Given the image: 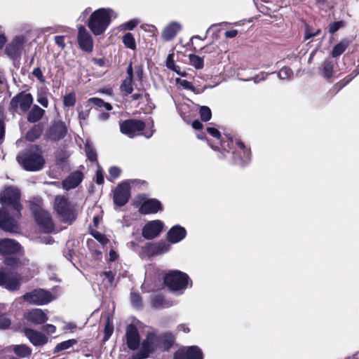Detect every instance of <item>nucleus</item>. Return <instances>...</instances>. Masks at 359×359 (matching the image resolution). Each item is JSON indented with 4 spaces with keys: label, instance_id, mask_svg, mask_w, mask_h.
I'll return each mask as SVG.
<instances>
[{
    "label": "nucleus",
    "instance_id": "1",
    "mask_svg": "<svg viewBox=\"0 0 359 359\" xmlns=\"http://www.w3.org/2000/svg\"><path fill=\"white\" fill-rule=\"evenodd\" d=\"M20 192L17 188L6 187L0 194V229L5 231L17 232L18 219L21 216Z\"/></svg>",
    "mask_w": 359,
    "mask_h": 359
},
{
    "label": "nucleus",
    "instance_id": "2",
    "mask_svg": "<svg viewBox=\"0 0 359 359\" xmlns=\"http://www.w3.org/2000/svg\"><path fill=\"white\" fill-rule=\"evenodd\" d=\"M218 158L226 160L230 164L244 167L251 161V151L240 140L230 137L221 143Z\"/></svg>",
    "mask_w": 359,
    "mask_h": 359
},
{
    "label": "nucleus",
    "instance_id": "3",
    "mask_svg": "<svg viewBox=\"0 0 359 359\" xmlns=\"http://www.w3.org/2000/svg\"><path fill=\"white\" fill-rule=\"evenodd\" d=\"M173 341V337L171 334L156 335L154 333H148L140 351L134 355V359H145L158 348L162 350H168L172 346Z\"/></svg>",
    "mask_w": 359,
    "mask_h": 359
},
{
    "label": "nucleus",
    "instance_id": "4",
    "mask_svg": "<svg viewBox=\"0 0 359 359\" xmlns=\"http://www.w3.org/2000/svg\"><path fill=\"white\" fill-rule=\"evenodd\" d=\"M117 16V13L113 9L100 8L90 14L87 25L95 36H99L107 29L112 18L115 19Z\"/></svg>",
    "mask_w": 359,
    "mask_h": 359
},
{
    "label": "nucleus",
    "instance_id": "5",
    "mask_svg": "<svg viewBox=\"0 0 359 359\" xmlns=\"http://www.w3.org/2000/svg\"><path fill=\"white\" fill-rule=\"evenodd\" d=\"M165 285L171 290L178 294H182L188 285L192 286V281L189 276L178 270L169 271L164 277Z\"/></svg>",
    "mask_w": 359,
    "mask_h": 359
},
{
    "label": "nucleus",
    "instance_id": "6",
    "mask_svg": "<svg viewBox=\"0 0 359 359\" xmlns=\"http://www.w3.org/2000/svg\"><path fill=\"white\" fill-rule=\"evenodd\" d=\"M54 208L62 222L72 223L76 218L75 205L64 196L55 197Z\"/></svg>",
    "mask_w": 359,
    "mask_h": 359
},
{
    "label": "nucleus",
    "instance_id": "7",
    "mask_svg": "<svg viewBox=\"0 0 359 359\" xmlns=\"http://www.w3.org/2000/svg\"><path fill=\"white\" fill-rule=\"evenodd\" d=\"M17 161L22 168L28 171H39L45 164L43 157L37 152L25 151L16 157Z\"/></svg>",
    "mask_w": 359,
    "mask_h": 359
},
{
    "label": "nucleus",
    "instance_id": "8",
    "mask_svg": "<svg viewBox=\"0 0 359 359\" xmlns=\"http://www.w3.org/2000/svg\"><path fill=\"white\" fill-rule=\"evenodd\" d=\"M141 181L139 180H128L120 184L114 191L113 200L114 205L118 207L125 205L130 198V184H139ZM144 182H142L144 184Z\"/></svg>",
    "mask_w": 359,
    "mask_h": 359
},
{
    "label": "nucleus",
    "instance_id": "9",
    "mask_svg": "<svg viewBox=\"0 0 359 359\" xmlns=\"http://www.w3.org/2000/svg\"><path fill=\"white\" fill-rule=\"evenodd\" d=\"M145 128V123L142 121L137 120V119H128L120 123V130L121 132L127 135L128 137L132 138L136 135H139L142 134V131ZM142 135L146 138H150L153 132L150 133H144Z\"/></svg>",
    "mask_w": 359,
    "mask_h": 359
},
{
    "label": "nucleus",
    "instance_id": "10",
    "mask_svg": "<svg viewBox=\"0 0 359 359\" xmlns=\"http://www.w3.org/2000/svg\"><path fill=\"white\" fill-rule=\"evenodd\" d=\"M22 298L29 304L42 306L50 303L53 299V296L51 292L39 288L26 292Z\"/></svg>",
    "mask_w": 359,
    "mask_h": 359
},
{
    "label": "nucleus",
    "instance_id": "11",
    "mask_svg": "<svg viewBox=\"0 0 359 359\" xmlns=\"http://www.w3.org/2000/svg\"><path fill=\"white\" fill-rule=\"evenodd\" d=\"M34 101L31 93L20 92L11 100V108L17 113H26L32 106Z\"/></svg>",
    "mask_w": 359,
    "mask_h": 359
},
{
    "label": "nucleus",
    "instance_id": "12",
    "mask_svg": "<svg viewBox=\"0 0 359 359\" xmlns=\"http://www.w3.org/2000/svg\"><path fill=\"white\" fill-rule=\"evenodd\" d=\"M25 42L26 38L25 36L18 35L15 36L6 46L5 53L13 60H19L24 50Z\"/></svg>",
    "mask_w": 359,
    "mask_h": 359
},
{
    "label": "nucleus",
    "instance_id": "13",
    "mask_svg": "<svg viewBox=\"0 0 359 359\" xmlns=\"http://www.w3.org/2000/svg\"><path fill=\"white\" fill-rule=\"evenodd\" d=\"M21 277L18 274H14L7 269L0 270V286L4 287L9 291H16L20 289Z\"/></svg>",
    "mask_w": 359,
    "mask_h": 359
},
{
    "label": "nucleus",
    "instance_id": "14",
    "mask_svg": "<svg viewBox=\"0 0 359 359\" xmlns=\"http://www.w3.org/2000/svg\"><path fill=\"white\" fill-rule=\"evenodd\" d=\"M67 133L66 124L61 121H54L46 130L44 137L47 140L59 141L63 139Z\"/></svg>",
    "mask_w": 359,
    "mask_h": 359
},
{
    "label": "nucleus",
    "instance_id": "15",
    "mask_svg": "<svg viewBox=\"0 0 359 359\" xmlns=\"http://www.w3.org/2000/svg\"><path fill=\"white\" fill-rule=\"evenodd\" d=\"M36 222L45 233H50L53 231L54 225L49 212L41 208H36L33 210Z\"/></svg>",
    "mask_w": 359,
    "mask_h": 359
},
{
    "label": "nucleus",
    "instance_id": "16",
    "mask_svg": "<svg viewBox=\"0 0 359 359\" xmlns=\"http://www.w3.org/2000/svg\"><path fill=\"white\" fill-rule=\"evenodd\" d=\"M174 359H203V353L198 346H190L176 351Z\"/></svg>",
    "mask_w": 359,
    "mask_h": 359
},
{
    "label": "nucleus",
    "instance_id": "17",
    "mask_svg": "<svg viewBox=\"0 0 359 359\" xmlns=\"http://www.w3.org/2000/svg\"><path fill=\"white\" fill-rule=\"evenodd\" d=\"M163 229V223L160 220H153L147 222L142 228V236L151 240L157 237Z\"/></svg>",
    "mask_w": 359,
    "mask_h": 359
},
{
    "label": "nucleus",
    "instance_id": "18",
    "mask_svg": "<svg viewBox=\"0 0 359 359\" xmlns=\"http://www.w3.org/2000/svg\"><path fill=\"white\" fill-rule=\"evenodd\" d=\"M77 40L82 50L87 53L92 52L93 48V37L83 25L79 27Z\"/></svg>",
    "mask_w": 359,
    "mask_h": 359
},
{
    "label": "nucleus",
    "instance_id": "19",
    "mask_svg": "<svg viewBox=\"0 0 359 359\" xmlns=\"http://www.w3.org/2000/svg\"><path fill=\"white\" fill-rule=\"evenodd\" d=\"M187 232L184 227L176 224L172 226L167 232L166 238L170 243L176 244L183 241Z\"/></svg>",
    "mask_w": 359,
    "mask_h": 359
},
{
    "label": "nucleus",
    "instance_id": "20",
    "mask_svg": "<svg viewBox=\"0 0 359 359\" xmlns=\"http://www.w3.org/2000/svg\"><path fill=\"white\" fill-rule=\"evenodd\" d=\"M21 245L15 240L4 238L0 240V253L4 255H11L20 252Z\"/></svg>",
    "mask_w": 359,
    "mask_h": 359
},
{
    "label": "nucleus",
    "instance_id": "21",
    "mask_svg": "<svg viewBox=\"0 0 359 359\" xmlns=\"http://www.w3.org/2000/svg\"><path fill=\"white\" fill-rule=\"evenodd\" d=\"M126 336L128 348L131 350H136L140 343V337L137 327L132 324L128 325Z\"/></svg>",
    "mask_w": 359,
    "mask_h": 359
},
{
    "label": "nucleus",
    "instance_id": "22",
    "mask_svg": "<svg viewBox=\"0 0 359 359\" xmlns=\"http://www.w3.org/2000/svg\"><path fill=\"white\" fill-rule=\"evenodd\" d=\"M161 210V203L156 198L144 201L140 207V212L144 215L156 213Z\"/></svg>",
    "mask_w": 359,
    "mask_h": 359
},
{
    "label": "nucleus",
    "instance_id": "23",
    "mask_svg": "<svg viewBox=\"0 0 359 359\" xmlns=\"http://www.w3.org/2000/svg\"><path fill=\"white\" fill-rule=\"evenodd\" d=\"M83 173L80 171H74L62 181V188L67 191L78 187L83 180Z\"/></svg>",
    "mask_w": 359,
    "mask_h": 359
},
{
    "label": "nucleus",
    "instance_id": "24",
    "mask_svg": "<svg viewBox=\"0 0 359 359\" xmlns=\"http://www.w3.org/2000/svg\"><path fill=\"white\" fill-rule=\"evenodd\" d=\"M25 335L34 346H42L48 341L47 337L41 332L29 328H25Z\"/></svg>",
    "mask_w": 359,
    "mask_h": 359
},
{
    "label": "nucleus",
    "instance_id": "25",
    "mask_svg": "<svg viewBox=\"0 0 359 359\" xmlns=\"http://www.w3.org/2000/svg\"><path fill=\"white\" fill-rule=\"evenodd\" d=\"M26 319L36 325H41L48 320L46 313L41 309H33L25 314Z\"/></svg>",
    "mask_w": 359,
    "mask_h": 359
},
{
    "label": "nucleus",
    "instance_id": "26",
    "mask_svg": "<svg viewBox=\"0 0 359 359\" xmlns=\"http://www.w3.org/2000/svg\"><path fill=\"white\" fill-rule=\"evenodd\" d=\"M181 29V24L176 21H172L163 29L161 36L165 41H170L176 36Z\"/></svg>",
    "mask_w": 359,
    "mask_h": 359
},
{
    "label": "nucleus",
    "instance_id": "27",
    "mask_svg": "<svg viewBox=\"0 0 359 359\" xmlns=\"http://www.w3.org/2000/svg\"><path fill=\"white\" fill-rule=\"evenodd\" d=\"M144 250L149 255H162L170 251V245L165 242L156 244L147 243Z\"/></svg>",
    "mask_w": 359,
    "mask_h": 359
},
{
    "label": "nucleus",
    "instance_id": "28",
    "mask_svg": "<svg viewBox=\"0 0 359 359\" xmlns=\"http://www.w3.org/2000/svg\"><path fill=\"white\" fill-rule=\"evenodd\" d=\"M127 74L128 77L123 80L120 87L121 92H123L126 95L131 94L133 91L134 76L132 62L129 64L127 68Z\"/></svg>",
    "mask_w": 359,
    "mask_h": 359
},
{
    "label": "nucleus",
    "instance_id": "29",
    "mask_svg": "<svg viewBox=\"0 0 359 359\" xmlns=\"http://www.w3.org/2000/svg\"><path fill=\"white\" fill-rule=\"evenodd\" d=\"M29 109L27 111V120L32 123L39 121L45 114V110L36 104L32 105Z\"/></svg>",
    "mask_w": 359,
    "mask_h": 359
},
{
    "label": "nucleus",
    "instance_id": "30",
    "mask_svg": "<svg viewBox=\"0 0 359 359\" xmlns=\"http://www.w3.org/2000/svg\"><path fill=\"white\" fill-rule=\"evenodd\" d=\"M29 260L24 257H17L15 256H7L4 260V264L13 269H18L28 264Z\"/></svg>",
    "mask_w": 359,
    "mask_h": 359
},
{
    "label": "nucleus",
    "instance_id": "31",
    "mask_svg": "<svg viewBox=\"0 0 359 359\" xmlns=\"http://www.w3.org/2000/svg\"><path fill=\"white\" fill-rule=\"evenodd\" d=\"M43 130V124L42 123H39L37 124H34L32 128H30L27 134L26 139L30 142H34L36 140L39 139L41 135Z\"/></svg>",
    "mask_w": 359,
    "mask_h": 359
},
{
    "label": "nucleus",
    "instance_id": "32",
    "mask_svg": "<svg viewBox=\"0 0 359 359\" xmlns=\"http://www.w3.org/2000/svg\"><path fill=\"white\" fill-rule=\"evenodd\" d=\"M151 302L152 307L156 309L168 308L172 306L170 302L166 301L163 296L160 294L154 295L151 299Z\"/></svg>",
    "mask_w": 359,
    "mask_h": 359
},
{
    "label": "nucleus",
    "instance_id": "33",
    "mask_svg": "<svg viewBox=\"0 0 359 359\" xmlns=\"http://www.w3.org/2000/svg\"><path fill=\"white\" fill-rule=\"evenodd\" d=\"M206 130L211 136H212L213 137L215 138V142H214V143L209 142L210 147L214 150H218L219 152L221 151V143L225 140H220L221 134L217 129L212 128V127H208L206 128Z\"/></svg>",
    "mask_w": 359,
    "mask_h": 359
},
{
    "label": "nucleus",
    "instance_id": "34",
    "mask_svg": "<svg viewBox=\"0 0 359 359\" xmlns=\"http://www.w3.org/2000/svg\"><path fill=\"white\" fill-rule=\"evenodd\" d=\"M93 105L97 108L104 107L107 110L110 111L112 109L111 105L108 102L98 97H91L87 100V107Z\"/></svg>",
    "mask_w": 359,
    "mask_h": 359
},
{
    "label": "nucleus",
    "instance_id": "35",
    "mask_svg": "<svg viewBox=\"0 0 359 359\" xmlns=\"http://www.w3.org/2000/svg\"><path fill=\"white\" fill-rule=\"evenodd\" d=\"M199 52L201 53L210 54L212 57H215L221 53L222 50L218 46L209 44L201 48Z\"/></svg>",
    "mask_w": 359,
    "mask_h": 359
},
{
    "label": "nucleus",
    "instance_id": "36",
    "mask_svg": "<svg viewBox=\"0 0 359 359\" xmlns=\"http://www.w3.org/2000/svg\"><path fill=\"white\" fill-rule=\"evenodd\" d=\"M77 343V340L74 339L64 341L57 344L53 349V353H59L62 351L67 350Z\"/></svg>",
    "mask_w": 359,
    "mask_h": 359
},
{
    "label": "nucleus",
    "instance_id": "37",
    "mask_svg": "<svg viewBox=\"0 0 359 359\" xmlns=\"http://www.w3.org/2000/svg\"><path fill=\"white\" fill-rule=\"evenodd\" d=\"M14 353L19 357L25 358L31 355V349L26 345H16L13 348Z\"/></svg>",
    "mask_w": 359,
    "mask_h": 359
},
{
    "label": "nucleus",
    "instance_id": "38",
    "mask_svg": "<svg viewBox=\"0 0 359 359\" xmlns=\"http://www.w3.org/2000/svg\"><path fill=\"white\" fill-rule=\"evenodd\" d=\"M323 74L324 77L329 79L333 76L334 65L330 60H325L323 65Z\"/></svg>",
    "mask_w": 359,
    "mask_h": 359
},
{
    "label": "nucleus",
    "instance_id": "39",
    "mask_svg": "<svg viewBox=\"0 0 359 359\" xmlns=\"http://www.w3.org/2000/svg\"><path fill=\"white\" fill-rule=\"evenodd\" d=\"M122 41L124 46L131 50L136 48V42L132 33L128 32L123 36Z\"/></svg>",
    "mask_w": 359,
    "mask_h": 359
},
{
    "label": "nucleus",
    "instance_id": "40",
    "mask_svg": "<svg viewBox=\"0 0 359 359\" xmlns=\"http://www.w3.org/2000/svg\"><path fill=\"white\" fill-rule=\"evenodd\" d=\"M101 276L103 278V281L106 287H113L116 285L114 280L115 273L111 271H104Z\"/></svg>",
    "mask_w": 359,
    "mask_h": 359
},
{
    "label": "nucleus",
    "instance_id": "41",
    "mask_svg": "<svg viewBox=\"0 0 359 359\" xmlns=\"http://www.w3.org/2000/svg\"><path fill=\"white\" fill-rule=\"evenodd\" d=\"M189 63L197 69H201L204 66V61L202 57L197 55L190 54L189 55Z\"/></svg>",
    "mask_w": 359,
    "mask_h": 359
},
{
    "label": "nucleus",
    "instance_id": "42",
    "mask_svg": "<svg viewBox=\"0 0 359 359\" xmlns=\"http://www.w3.org/2000/svg\"><path fill=\"white\" fill-rule=\"evenodd\" d=\"M85 151L88 160L92 162L97 161L96 151L89 141H86L85 144Z\"/></svg>",
    "mask_w": 359,
    "mask_h": 359
},
{
    "label": "nucleus",
    "instance_id": "43",
    "mask_svg": "<svg viewBox=\"0 0 359 359\" xmlns=\"http://www.w3.org/2000/svg\"><path fill=\"white\" fill-rule=\"evenodd\" d=\"M348 43L345 41H341L335 45L332 50V56L337 57L341 55L346 49Z\"/></svg>",
    "mask_w": 359,
    "mask_h": 359
},
{
    "label": "nucleus",
    "instance_id": "44",
    "mask_svg": "<svg viewBox=\"0 0 359 359\" xmlns=\"http://www.w3.org/2000/svg\"><path fill=\"white\" fill-rule=\"evenodd\" d=\"M176 83L184 89L190 90L197 94L201 93L199 90H196L190 81L177 78L176 79Z\"/></svg>",
    "mask_w": 359,
    "mask_h": 359
},
{
    "label": "nucleus",
    "instance_id": "45",
    "mask_svg": "<svg viewBox=\"0 0 359 359\" xmlns=\"http://www.w3.org/2000/svg\"><path fill=\"white\" fill-rule=\"evenodd\" d=\"M278 77L280 79H290L293 76V71L288 67H283L277 73Z\"/></svg>",
    "mask_w": 359,
    "mask_h": 359
},
{
    "label": "nucleus",
    "instance_id": "46",
    "mask_svg": "<svg viewBox=\"0 0 359 359\" xmlns=\"http://www.w3.org/2000/svg\"><path fill=\"white\" fill-rule=\"evenodd\" d=\"M199 114L201 118L203 121H208L212 117V112L210 109L207 106H202L200 107Z\"/></svg>",
    "mask_w": 359,
    "mask_h": 359
},
{
    "label": "nucleus",
    "instance_id": "47",
    "mask_svg": "<svg viewBox=\"0 0 359 359\" xmlns=\"http://www.w3.org/2000/svg\"><path fill=\"white\" fill-rule=\"evenodd\" d=\"M63 103L65 107H73L76 104V96L73 93H69L64 96Z\"/></svg>",
    "mask_w": 359,
    "mask_h": 359
},
{
    "label": "nucleus",
    "instance_id": "48",
    "mask_svg": "<svg viewBox=\"0 0 359 359\" xmlns=\"http://www.w3.org/2000/svg\"><path fill=\"white\" fill-rule=\"evenodd\" d=\"M140 21L137 19L130 20L121 25L122 29L125 30H133L137 25Z\"/></svg>",
    "mask_w": 359,
    "mask_h": 359
},
{
    "label": "nucleus",
    "instance_id": "49",
    "mask_svg": "<svg viewBox=\"0 0 359 359\" xmlns=\"http://www.w3.org/2000/svg\"><path fill=\"white\" fill-rule=\"evenodd\" d=\"M321 32V30L320 29H316L315 30L312 29L309 25L306 26L305 29V39H309L313 36H316Z\"/></svg>",
    "mask_w": 359,
    "mask_h": 359
},
{
    "label": "nucleus",
    "instance_id": "50",
    "mask_svg": "<svg viewBox=\"0 0 359 359\" xmlns=\"http://www.w3.org/2000/svg\"><path fill=\"white\" fill-rule=\"evenodd\" d=\"M131 303L135 308H140L142 306V298L139 294L136 292H131L130 294Z\"/></svg>",
    "mask_w": 359,
    "mask_h": 359
},
{
    "label": "nucleus",
    "instance_id": "51",
    "mask_svg": "<svg viewBox=\"0 0 359 359\" xmlns=\"http://www.w3.org/2000/svg\"><path fill=\"white\" fill-rule=\"evenodd\" d=\"M11 324V319L6 315H0V329L6 330L10 327Z\"/></svg>",
    "mask_w": 359,
    "mask_h": 359
},
{
    "label": "nucleus",
    "instance_id": "52",
    "mask_svg": "<svg viewBox=\"0 0 359 359\" xmlns=\"http://www.w3.org/2000/svg\"><path fill=\"white\" fill-rule=\"evenodd\" d=\"M344 22L343 21H337L331 23L329 25V32L330 34H334L337 32L341 27H343Z\"/></svg>",
    "mask_w": 359,
    "mask_h": 359
},
{
    "label": "nucleus",
    "instance_id": "53",
    "mask_svg": "<svg viewBox=\"0 0 359 359\" xmlns=\"http://www.w3.org/2000/svg\"><path fill=\"white\" fill-rule=\"evenodd\" d=\"M121 169L116 166H112L109 170V176L112 180L118 178L121 174Z\"/></svg>",
    "mask_w": 359,
    "mask_h": 359
},
{
    "label": "nucleus",
    "instance_id": "54",
    "mask_svg": "<svg viewBox=\"0 0 359 359\" xmlns=\"http://www.w3.org/2000/svg\"><path fill=\"white\" fill-rule=\"evenodd\" d=\"M86 109L85 110L79 111V109H78L79 118L80 121H81L82 120L87 119L89 116L91 107L90 106L87 107V105L86 106Z\"/></svg>",
    "mask_w": 359,
    "mask_h": 359
},
{
    "label": "nucleus",
    "instance_id": "55",
    "mask_svg": "<svg viewBox=\"0 0 359 359\" xmlns=\"http://www.w3.org/2000/svg\"><path fill=\"white\" fill-rule=\"evenodd\" d=\"M93 237L98 241L101 244L105 245L109 242L108 238L100 232H95L93 234Z\"/></svg>",
    "mask_w": 359,
    "mask_h": 359
},
{
    "label": "nucleus",
    "instance_id": "56",
    "mask_svg": "<svg viewBox=\"0 0 359 359\" xmlns=\"http://www.w3.org/2000/svg\"><path fill=\"white\" fill-rule=\"evenodd\" d=\"M273 73L274 72L266 73L264 72H262L259 74L255 75L252 79L253 80V81L255 83H257L262 81H264L266 79L268 75H269L270 74H273Z\"/></svg>",
    "mask_w": 359,
    "mask_h": 359
},
{
    "label": "nucleus",
    "instance_id": "57",
    "mask_svg": "<svg viewBox=\"0 0 359 359\" xmlns=\"http://www.w3.org/2000/svg\"><path fill=\"white\" fill-rule=\"evenodd\" d=\"M32 74L36 77L37 78V79L41 82V83H44L46 81L45 80V78L43 75V73H42V71L40 67H36L34 69L33 72H32Z\"/></svg>",
    "mask_w": 359,
    "mask_h": 359
},
{
    "label": "nucleus",
    "instance_id": "58",
    "mask_svg": "<svg viewBox=\"0 0 359 359\" xmlns=\"http://www.w3.org/2000/svg\"><path fill=\"white\" fill-rule=\"evenodd\" d=\"M5 137V124L1 116H0V144H2Z\"/></svg>",
    "mask_w": 359,
    "mask_h": 359
},
{
    "label": "nucleus",
    "instance_id": "59",
    "mask_svg": "<svg viewBox=\"0 0 359 359\" xmlns=\"http://www.w3.org/2000/svg\"><path fill=\"white\" fill-rule=\"evenodd\" d=\"M37 102L39 103L42 107L47 108L48 106V100L46 96L43 95H39L37 97Z\"/></svg>",
    "mask_w": 359,
    "mask_h": 359
},
{
    "label": "nucleus",
    "instance_id": "60",
    "mask_svg": "<svg viewBox=\"0 0 359 359\" xmlns=\"http://www.w3.org/2000/svg\"><path fill=\"white\" fill-rule=\"evenodd\" d=\"M54 41L59 47L62 48H64L65 47L64 36H56L54 38Z\"/></svg>",
    "mask_w": 359,
    "mask_h": 359
},
{
    "label": "nucleus",
    "instance_id": "61",
    "mask_svg": "<svg viewBox=\"0 0 359 359\" xmlns=\"http://www.w3.org/2000/svg\"><path fill=\"white\" fill-rule=\"evenodd\" d=\"M39 242L43 244L50 245L54 242V240L50 236H45L39 238Z\"/></svg>",
    "mask_w": 359,
    "mask_h": 359
},
{
    "label": "nucleus",
    "instance_id": "62",
    "mask_svg": "<svg viewBox=\"0 0 359 359\" xmlns=\"http://www.w3.org/2000/svg\"><path fill=\"white\" fill-rule=\"evenodd\" d=\"M42 330L48 334H53L55 332L56 328L53 325L46 324L42 327Z\"/></svg>",
    "mask_w": 359,
    "mask_h": 359
},
{
    "label": "nucleus",
    "instance_id": "63",
    "mask_svg": "<svg viewBox=\"0 0 359 359\" xmlns=\"http://www.w3.org/2000/svg\"><path fill=\"white\" fill-rule=\"evenodd\" d=\"M224 34L226 38H229V39L234 38L238 34V30L237 29L229 30V31H226Z\"/></svg>",
    "mask_w": 359,
    "mask_h": 359
},
{
    "label": "nucleus",
    "instance_id": "64",
    "mask_svg": "<svg viewBox=\"0 0 359 359\" xmlns=\"http://www.w3.org/2000/svg\"><path fill=\"white\" fill-rule=\"evenodd\" d=\"M96 182L98 184H101L104 182V176L100 170H97L96 172Z\"/></svg>",
    "mask_w": 359,
    "mask_h": 359
}]
</instances>
